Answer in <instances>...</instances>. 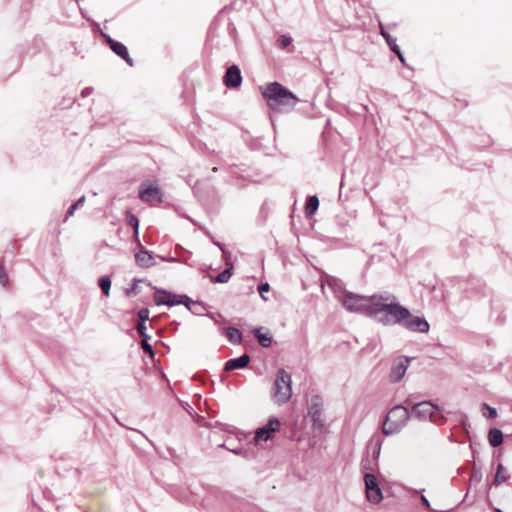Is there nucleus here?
<instances>
[{
    "label": "nucleus",
    "instance_id": "1",
    "mask_svg": "<svg viewBox=\"0 0 512 512\" xmlns=\"http://www.w3.org/2000/svg\"><path fill=\"white\" fill-rule=\"evenodd\" d=\"M338 300L346 311L366 316L384 327L400 326L414 333H428L430 330V324L423 315L413 314L389 291L363 295L344 290Z\"/></svg>",
    "mask_w": 512,
    "mask_h": 512
},
{
    "label": "nucleus",
    "instance_id": "2",
    "mask_svg": "<svg viewBox=\"0 0 512 512\" xmlns=\"http://www.w3.org/2000/svg\"><path fill=\"white\" fill-rule=\"evenodd\" d=\"M259 89L266 105L274 112L288 113L300 101L293 91L278 81L268 82Z\"/></svg>",
    "mask_w": 512,
    "mask_h": 512
},
{
    "label": "nucleus",
    "instance_id": "3",
    "mask_svg": "<svg viewBox=\"0 0 512 512\" xmlns=\"http://www.w3.org/2000/svg\"><path fill=\"white\" fill-rule=\"evenodd\" d=\"M454 282L463 300L477 302L491 294V289L487 286L486 281L475 274L457 276Z\"/></svg>",
    "mask_w": 512,
    "mask_h": 512
},
{
    "label": "nucleus",
    "instance_id": "4",
    "mask_svg": "<svg viewBox=\"0 0 512 512\" xmlns=\"http://www.w3.org/2000/svg\"><path fill=\"white\" fill-rule=\"evenodd\" d=\"M412 418L411 410L405 404H397L393 406L383 419V431L380 433L385 436L398 434Z\"/></svg>",
    "mask_w": 512,
    "mask_h": 512
},
{
    "label": "nucleus",
    "instance_id": "5",
    "mask_svg": "<svg viewBox=\"0 0 512 512\" xmlns=\"http://www.w3.org/2000/svg\"><path fill=\"white\" fill-rule=\"evenodd\" d=\"M292 396V377L285 369L280 368L276 373L271 388V397L278 405L287 403Z\"/></svg>",
    "mask_w": 512,
    "mask_h": 512
},
{
    "label": "nucleus",
    "instance_id": "6",
    "mask_svg": "<svg viewBox=\"0 0 512 512\" xmlns=\"http://www.w3.org/2000/svg\"><path fill=\"white\" fill-rule=\"evenodd\" d=\"M410 410L412 418L420 421L430 419L434 423L443 424L447 420L443 415L442 407L433 403L431 400L418 401Z\"/></svg>",
    "mask_w": 512,
    "mask_h": 512
},
{
    "label": "nucleus",
    "instance_id": "7",
    "mask_svg": "<svg viewBox=\"0 0 512 512\" xmlns=\"http://www.w3.org/2000/svg\"><path fill=\"white\" fill-rule=\"evenodd\" d=\"M384 442L383 435L376 432L367 442V455L361 460V469L366 472H372L374 468H378V459L381 454V448Z\"/></svg>",
    "mask_w": 512,
    "mask_h": 512
},
{
    "label": "nucleus",
    "instance_id": "8",
    "mask_svg": "<svg viewBox=\"0 0 512 512\" xmlns=\"http://www.w3.org/2000/svg\"><path fill=\"white\" fill-rule=\"evenodd\" d=\"M324 411V402L322 396L314 394L310 398L307 416L311 420V428L313 431H322L325 427V421L322 418Z\"/></svg>",
    "mask_w": 512,
    "mask_h": 512
},
{
    "label": "nucleus",
    "instance_id": "9",
    "mask_svg": "<svg viewBox=\"0 0 512 512\" xmlns=\"http://www.w3.org/2000/svg\"><path fill=\"white\" fill-rule=\"evenodd\" d=\"M281 420L275 415L268 417L266 423L256 430L254 436V442H267L275 437V435L281 430Z\"/></svg>",
    "mask_w": 512,
    "mask_h": 512
},
{
    "label": "nucleus",
    "instance_id": "10",
    "mask_svg": "<svg viewBox=\"0 0 512 512\" xmlns=\"http://www.w3.org/2000/svg\"><path fill=\"white\" fill-rule=\"evenodd\" d=\"M365 484L366 498L373 504H378L383 500V492L373 472H366L363 475Z\"/></svg>",
    "mask_w": 512,
    "mask_h": 512
},
{
    "label": "nucleus",
    "instance_id": "11",
    "mask_svg": "<svg viewBox=\"0 0 512 512\" xmlns=\"http://www.w3.org/2000/svg\"><path fill=\"white\" fill-rule=\"evenodd\" d=\"M412 359V357L401 355L394 360L389 372V380L391 383H399L404 378Z\"/></svg>",
    "mask_w": 512,
    "mask_h": 512
},
{
    "label": "nucleus",
    "instance_id": "12",
    "mask_svg": "<svg viewBox=\"0 0 512 512\" xmlns=\"http://www.w3.org/2000/svg\"><path fill=\"white\" fill-rule=\"evenodd\" d=\"M223 84L228 89H237L242 85L243 77L239 65L233 63L227 67L223 76Z\"/></svg>",
    "mask_w": 512,
    "mask_h": 512
},
{
    "label": "nucleus",
    "instance_id": "13",
    "mask_svg": "<svg viewBox=\"0 0 512 512\" xmlns=\"http://www.w3.org/2000/svg\"><path fill=\"white\" fill-rule=\"evenodd\" d=\"M380 35L383 37L390 51L398 58L400 63L405 67H409L406 62V57L404 53L402 52L400 46L397 44L396 37L392 36L387 30H385L382 27L380 30Z\"/></svg>",
    "mask_w": 512,
    "mask_h": 512
},
{
    "label": "nucleus",
    "instance_id": "14",
    "mask_svg": "<svg viewBox=\"0 0 512 512\" xmlns=\"http://www.w3.org/2000/svg\"><path fill=\"white\" fill-rule=\"evenodd\" d=\"M185 301L192 302V298L187 294H178L162 288V306L173 307L177 305H184Z\"/></svg>",
    "mask_w": 512,
    "mask_h": 512
},
{
    "label": "nucleus",
    "instance_id": "15",
    "mask_svg": "<svg viewBox=\"0 0 512 512\" xmlns=\"http://www.w3.org/2000/svg\"><path fill=\"white\" fill-rule=\"evenodd\" d=\"M219 447L225 448V449L229 450L231 453H233L237 456H241L246 460H257L258 455L260 454V451L256 447V445L249 446V447L240 446V447L231 448L227 445V442H224Z\"/></svg>",
    "mask_w": 512,
    "mask_h": 512
},
{
    "label": "nucleus",
    "instance_id": "16",
    "mask_svg": "<svg viewBox=\"0 0 512 512\" xmlns=\"http://www.w3.org/2000/svg\"><path fill=\"white\" fill-rule=\"evenodd\" d=\"M250 333L257 339L258 343L263 348H269L273 345V335L268 330H265L263 326L252 327Z\"/></svg>",
    "mask_w": 512,
    "mask_h": 512
},
{
    "label": "nucleus",
    "instance_id": "17",
    "mask_svg": "<svg viewBox=\"0 0 512 512\" xmlns=\"http://www.w3.org/2000/svg\"><path fill=\"white\" fill-rule=\"evenodd\" d=\"M139 198L144 202L160 201V188L157 185L146 186V184L143 183L140 186Z\"/></svg>",
    "mask_w": 512,
    "mask_h": 512
},
{
    "label": "nucleus",
    "instance_id": "18",
    "mask_svg": "<svg viewBox=\"0 0 512 512\" xmlns=\"http://www.w3.org/2000/svg\"><path fill=\"white\" fill-rule=\"evenodd\" d=\"M250 363V356L247 353H244L238 357L228 359L224 363L225 371H234L239 369L246 368Z\"/></svg>",
    "mask_w": 512,
    "mask_h": 512
},
{
    "label": "nucleus",
    "instance_id": "19",
    "mask_svg": "<svg viewBox=\"0 0 512 512\" xmlns=\"http://www.w3.org/2000/svg\"><path fill=\"white\" fill-rule=\"evenodd\" d=\"M219 331L222 336H225L234 345H240L243 342L242 331L234 326H223L220 327Z\"/></svg>",
    "mask_w": 512,
    "mask_h": 512
},
{
    "label": "nucleus",
    "instance_id": "20",
    "mask_svg": "<svg viewBox=\"0 0 512 512\" xmlns=\"http://www.w3.org/2000/svg\"><path fill=\"white\" fill-rule=\"evenodd\" d=\"M320 201L316 194L309 195L306 198L304 206V215L307 219H311L319 209Z\"/></svg>",
    "mask_w": 512,
    "mask_h": 512
},
{
    "label": "nucleus",
    "instance_id": "21",
    "mask_svg": "<svg viewBox=\"0 0 512 512\" xmlns=\"http://www.w3.org/2000/svg\"><path fill=\"white\" fill-rule=\"evenodd\" d=\"M135 261L138 266L143 268L151 267L154 264L153 256L145 249H141L135 254Z\"/></svg>",
    "mask_w": 512,
    "mask_h": 512
},
{
    "label": "nucleus",
    "instance_id": "22",
    "mask_svg": "<svg viewBox=\"0 0 512 512\" xmlns=\"http://www.w3.org/2000/svg\"><path fill=\"white\" fill-rule=\"evenodd\" d=\"M110 49L116 55L121 57L130 67H132L134 65V61L130 57L127 47L123 43L117 41L116 43H113V45Z\"/></svg>",
    "mask_w": 512,
    "mask_h": 512
},
{
    "label": "nucleus",
    "instance_id": "23",
    "mask_svg": "<svg viewBox=\"0 0 512 512\" xmlns=\"http://www.w3.org/2000/svg\"><path fill=\"white\" fill-rule=\"evenodd\" d=\"M183 306L187 311L197 316H203L204 311H206L208 307L204 302L193 299L192 302L185 301Z\"/></svg>",
    "mask_w": 512,
    "mask_h": 512
},
{
    "label": "nucleus",
    "instance_id": "24",
    "mask_svg": "<svg viewBox=\"0 0 512 512\" xmlns=\"http://www.w3.org/2000/svg\"><path fill=\"white\" fill-rule=\"evenodd\" d=\"M488 442L492 448L499 447L504 438V434L500 428L491 427L488 431Z\"/></svg>",
    "mask_w": 512,
    "mask_h": 512
},
{
    "label": "nucleus",
    "instance_id": "25",
    "mask_svg": "<svg viewBox=\"0 0 512 512\" xmlns=\"http://www.w3.org/2000/svg\"><path fill=\"white\" fill-rule=\"evenodd\" d=\"M234 274V265H227V267L216 276H211L212 283L224 284L227 283Z\"/></svg>",
    "mask_w": 512,
    "mask_h": 512
},
{
    "label": "nucleus",
    "instance_id": "26",
    "mask_svg": "<svg viewBox=\"0 0 512 512\" xmlns=\"http://www.w3.org/2000/svg\"><path fill=\"white\" fill-rule=\"evenodd\" d=\"M510 475L507 473L506 467L501 463L498 462L496 466V473L494 478V483L496 486H500L504 483H506L509 479Z\"/></svg>",
    "mask_w": 512,
    "mask_h": 512
},
{
    "label": "nucleus",
    "instance_id": "27",
    "mask_svg": "<svg viewBox=\"0 0 512 512\" xmlns=\"http://www.w3.org/2000/svg\"><path fill=\"white\" fill-rule=\"evenodd\" d=\"M162 208H173L175 210L176 213H178L182 218H185L187 220H189L194 226H196L198 229H199V225H201L198 221H196L195 219L189 217L187 214L185 213H180V209L181 207L178 206V205H175L169 201H167L165 198H164V193L162 192Z\"/></svg>",
    "mask_w": 512,
    "mask_h": 512
},
{
    "label": "nucleus",
    "instance_id": "28",
    "mask_svg": "<svg viewBox=\"0 0 512 512\" xmlns=\"http://www.w3.org/2000/svg\"><path fill=\"white\" fill-rule=\"evenodd\" d=\"M293 38L290 34H281L276 40L277 47L281 50L292 51Z\"/></svg>",
    "mask_w": 512,
    "mask_h": 512
},
{
    "label": "nucleus",
    "instance_id": "29",
    "mask_svg": "<svg viewBox=\"0 0 512 512\" xmlns=\"http://www.w3.org/2000/svg\"><path fill=\"white\" fill-rule=\"evenodd\" d=\"M481 413L486 419H495L498 416V411L495 407L486 402L481 403Z\"/></svg>",
    "mask_w": 512,
    "mask_h": 512
},
{
    "label": "nucleus",
    "instance_id": "30",
    "mask_svg": "<svg viewBox=\"0 0 512 512\" xmlns=\"http://www.w3.org/2000/svg\"><path fill=\"white\" fill-rule=\"evenodd\" d=\"M215 246L218 247L222 253V260L225 265H234L232 262V253L229 251L224 243H215Z\"/></svg>",
    "mask_w": 512,
    "mask_h": 512
},
{
    "label": "nucleus",
    "instance_id": "31",
    "mask_svg": "<svg viewBox=\"0 0 512 512\" xmlns=\"http://www.w3.org/2000/svg\"><path fill=\"white\" fill-rule=\"evenodd\" d=\"M98 285L101 288L103 294L108 297L110 295L111 278L110 276H102L98 280Z\"/></svg>",
    "mask_w": 512,
    "mask_h": 512
},
{
    "label": "nucleus",
    "instance_id": "32",
    "mask_svg": "<svg viewBox=\"0 0 512 512\" xmlns=\"http://www.w3.org/2000/svg\"><path fill=\"white\" fill-rule=\"evenodd\" d=\"M126 223L131 226L134 230L135 236L139 234V220L136 215L131 212L126 213Z\"/></svg>",
    "mask_w": 512,
    "mask_h": 512
},
{
    "label": "nucleus",
    "instance_id": "33",
    "mask_svg": "<svg viewBox=\"0 0 512 512\" xmlns=\"http://www.w3.org/2000/svg\"><path fill=\"white\" fill-rule=\"evenodd\" d=\"M142 282H144V281L141 279H135L134 282L132 283L131 287H129L125 290V295L127 297H133V296H136L137 294H139L141 292L139 283H142Z\"/></svg>",
    "mask_w": 512,
    "mask_h": 512
},
{
    "label": "nucleus",
    "instance_id": "34",
    "mask_svg": "<svg viewBox=\"0 0 512 512\" xmlns=\"http://www.w3.org/2000/svg\"><path fill=\"white\" fill-rule=\"evenodd\" d=\"M168 455L175 466H180L182 463V454H177L175 449L167 446Z\"/></svg>",
    "mask_w": 512,
    "mask_h": 512
},
{
    "label": "nucleus",
    "instance_id": "35",
    "mask_svg": "<svg viewBox=\"0 0 512 512\" xmlns=\"http://www.w3.org/2000/svg\"><path fill=\"white\" fill-rule=\"evenodd\" d=\"M238 509L240 512H257L258 511L254 505H252L248 502H243V501H240L238 503Z\"/></svg>",
    "mask_w": 512,
    "mask_h": 512
},
{
    "label": "nucleus",
    "instance_id": "36",
    "mask_svg": "<svg viewBox=\"0 0 512 512\" xmlns=\"http://www.w3.org/2000/svg\"><path fill=\"white\" fill-rule=\"evenodd\" d=\"M149 339L150 338L143 337L141 347L146 354H148L150 357H153L154 351H153L152 345L149 343Z\"/></svg>",
    "mask_w": 512,
    "mask_h": 512
},
{
    "label": "nucleus",
    "instance_id": "37",
    "mask_svg": "<svg viewBox=\"0 0 512 512\" xmlns=\"http://www.w3.org/2000/svg\"><path fill=\"white\" fill-rule=\"evenodd\" d=\"M258 292L261 296V298L264 300V301H267L268 298L265 296V293L269 292L270 291V285L268 282H262L258 285Z\"/></svg>",
    "mask_w": 512,
    "mask_h": 512
},
{
    "label": "nucleus",
    "instance_id": "38",
    "mask_svg": "<svg viewBox=\"0 0 512 512\" xmlns=\"http://www.w3.org/2000/svg\"><path fill=\"white\" fill-rule=\"evenodd\" d=\"M85 202V196L80 197L74 204H72L66 213V218L74 214L75 210Z\"/></svg>",
    "mask_w": 512,
    "mask_h": 512
},
{
    "label": "nucleus",
    "instance_id": "39",
    "mask_svg": "<svg viewBox=\"0 0 512 512\" xmlns=\"http://www.w3.org/2000/svg\"><path fill=\"white\" fill-rule=\"evenodd\" d=\"M203 316H206V317L210 318L215 323H218L219 320L226 321V319L223 317V315L220 312H209V311H207L206 313H204Z\"/></svg>",
    "mask_w": 512,
    "mask_h": 512
},
{
    "label": "nucleus",
    "instance_id": "40",
    "mask_svg": "<svg viewBox=\"0 0 512 512\" xmlns=\"http://www.w3.org/2000/svg\"><path fill=\"white\" fill-rule=\"evenodd\" d=\"M329 286L334 290V291H344L345 289L343 288V284L342 282L337 279L336 277H333L331 279V281L329 282Z\"/></svg>",
    "mask_w": 512,
    "mask_h": 512
},
{
    "label": "nucleus",
    "instance_id": "41",
    "mask_svg": "<svg viewBox=\"0 0 512 512\" xmlns=\"http://www.w3.org/2000/svg\"><path fill=\"white\" fill-rule=\"evenodd\" d=\"M482 471L481 468L474 467L472 474H471V481H474L476 483H480L482 481Z\"/></svg>",
    "mask_w": 512,
    "mask_h": 512
},
{
    "label": "nucleus",
    "instance_id": "42",
    "mask_svg": "<svg viewBox=\"0 0 512 512\" xmlns=\"http://www.w3.org/2000/svg\"><path fill=\"white\" fill-rule=\"evenodd\" d=\"M199 230L203 232V234L210 239V241L215 245V243H221L220 241L216 240L213 234L210 232V230L205 227L204 225H199Z\"/></svg>",
    "mask_w": 512,
    "mask_h": 512
},
{
    "label": "nucleus",
    "instance_id": "43",
    "mask_svg": "<svg viewBox=\"0 0 512 512\" xmlns=\"http://www.w3.org/2000/svg\"><path fill=\"white\" fill-rule=\"evenodd\" d=\"M0 284L3 287H6L7 284H8V276L5 273L4 265H3V263L1 261H0Z\"/></svg>",
    "mask_w": 512,
    "mask_h": 512
},
{
    "label": "nucleus",
    "instance_id": "44",
    "mask_svg": "<svg viewBox=\"0 0 512 512\" xmlns=\"http://www.w3.org/2000/svg\"><path fill=\"white\" fill-rule=\"evenodd\" d=\"M419 499H420V504L423 508H425L426 510H429L430 512H436L431 507L430 501L427 499V497L425 495L421 494Z\"/></svg>",
    "mask_w": 512,
    "mask_h": 512
},
{
    "label": "nucleus",
    "instance_id": "45",
    "mask_svg": "<svg viewBox=\"0 0 512 512\" xmlns=\"http://www.w3.org/2000/svg\"><path fill=\"white\" fill-rule=\"evenodd\" d=\"M136 327H137L139 334L142 337L151 338V336L146 333V330H147L146 322H138Z\"/></svg>",
    "mask_w": 512,
    "mask_h": 512
},
{
    "label": "nucleus",
    "instance_id": "46",
    "mask_svg": "<svg viewBox=\"0 0 512 512\" xmlns=\"http://www.w3.org/2000/svg\"><path fill=\"white\" fill-rule=\"evenodd\" d=\"M192 94L193 91L190 89L187 85L184 86V89L182 91V97L185 102H190L192 100Z\"/></svg>",
    "mask_w": 512,
    "mask_h": 512
},
{
    "label": "nucleus",
    "instance_id": "47",
    "mask_svg": "<svg viewBox=\"0 0 512 512\" xmlns=\"http://www.w3.org/2000/svg\"><path fill=\"white\" fill-rule=\"evenodd\" d=\"M138 322H146L149 319V310L147 308H142L138 312Z\"/></svg>",
    "mask_w": 512,
    "mask_h": 512
},
{
    "label": "nucleus",
    "instance_id": "48",
    "mask_svg": "<svg viewBox=\"0 0 512 512\" xmlns=\"http://www.w3.org/2000/svg\"><path fill=\"white\" fill-rule=\"evenodd\" d=\"M179 326V322H177L176 320H173L169 325L168 327H164L162 325V334L165 332V331H169V332H174L177 330Z\"/></svg>",
    "mask_w": 512,
    "mask_h": 512
},
{
    "label": "nucleus",
    "instance_id": "49",
    "mask_svg": "<svg viewBox=\"0 0 512 512\" xmlns=\"http://www.w3.org/2000/svg\"><path fill=\"white\" fill-rule=\"evenodd\" d=\"M415 403H418L416 401V395L415 394H410V395H408V397L405 399V401L402 404H405L409 408H412V407H414Z\"/></svg>",
    "mask_w": 512,
    "mask_h": 512
},
{
    "label": "nucleus",
    "instance_id": "50",
    "mask_svg": "<svg viewBox=\"0 0 512 512\" xmlns=\"http://www.w3.org/2000/svg\"><path fill=\"white\" fill-rule=\"evenodd\" d=\"M227 31L229 33V35L233 38H236L237 36V29L235 27V25L233 24L232 21H229L228 25H227Z\"/></svg>",
    "mask_w": 512,
    "mask_h": 512
},
{
    "label": "nucleus",
    "instance_id": "51",
    "mask_svg": "<svg viewBox=\"0 0 512 512\" xmlns=\"http://www.w3.org/2000/svg\"><path fill=\"white\" fill-rule=\"evenodd\" d=\"M162 383H166L169 393L174 395V391L170 384V380L168 379L167 375L165 374V372L163 370H162Z\"/></svg>",
    "mask_w": 512,
    "mask_h": 512
},
{
    "label": "nucleus",
    "instance_id": "52",
    "mask_svg": "<svg viewBox=\"0 0 512 512\" xmlns=\"http://www.w3.org/2000/svg\"><path fill=\"white\" fill-rule=\"evenodd\" d=\"M180 404L181 406L183 407V409L189 414V415H193L192 413L194 412L193 410V407L188 403V402H182L180 401Z\"/></svg>",
    "mask_w": 512,
    "mask_h": 512
},
{
    "label": "nucleus",
    "instance_id": "53",
    "mask_svg": "<svg viewBox=\"0 0 512 512\" xmlns=\"http://www.w3.org/2000/svg\"><path fill=\"white\" fill-rule=\"evenodd\" d=\"M154 290H155V291H154V295H153V297H154V302H155V304H156L157 306H159V305H160V289H159V288H157V287H154Z\"/></svg>",
    "mask_w": 512,
    "mask_h": 512
},
{
    "label": "nucleus",
    "instance_id": "54",
    "mask_svg": "<svg viewBox=\"0 0 512 512\" xmlns=\"http://www.w3.org/2000/svg\"><path fill=\"white\" fill-rule=\"evenodd\" d=\"M92 92H93V88L92 87H85L81 91V97L85 98V97L89 96Z\"/></svg>",
    "mask_w": 512,
    "mask_h": 512
},
{
    "label": "nucleus",
    "instance_id": "55",
    "mask_svg": "<svg viewBox=\"0 0 512 512\" xmlns=\"http://www.w3.org/2000/svg\"><path fill=\"white\" fill-rule=\"evenodd\" d=\"M177 259L174 256H164L162 255V262H176Z\"/></svg>",
    "mask_w": 512,
    "mask_h": 512
},
{
    "label": "nucleus",
    "instance_id": "56",
    "mask_svg": "<svg viewBox=\"0 0 512 512\" xmlns=\"http://www.w3.org/2000/svg\"><path fill=\"white\" fill-rule=\"evenodd\" d=\"M103 36H104L106 42L109 44L110 48L112 47L113 43L117 42L116 40L112 39L111 36H109L107 34H104Z\"/></svg>",
    "mask_w": 512,
    "mask_h": 512
},
{
    "label": "nucleus",
    "instance_id": "57",
    "mask_svg": "<svg viewBox=\"0 0 512 512\" xmlns=\"http://www.w3.org/2000/svg\"><path fill=\"white\" fill-rule=\"evenodd\" d=\"M424 491H425V489H421V490H417V489H414V488H410L409 489V493L412 496H417L420 492L423 493Z\"/></svg>",
    "mask_w": 512,
    "mask_h": 512
},
{
    "label": "nucleus",
    "instance_id": "58",
    "mask_svg": "<svg viewBox=\"0 0 512 512\" xmlns=\"http://www.w3.org/2000/svg\"><path fill=\"white\" fill-rule=\"evenodd\" d=\"M214 427H219V428H221V430H226V427H228V425L224 424V423H221L219 421H216L215 424H214Z\"/></svg>",
    "mask_w": 512,
    "mask_h": 512
},
{
    "label": "nucleus",
    "instance_id": "59",
    "mask_svg": "<svg viewBox=\"0 0 512 512\" xmlns=\"http://www.w3.org/2000/svg\"><path fill=\"white\" fill-rule=\"evenodd\" d=\"M231 10V5H226L224 6L220 11H219V15L222 14V13H226L228 11Z\"/></svg>",
    "mask_w": 512,
    "mask_h": 512
},
{
    "label": "nucleus",
    "instance_id": "60",
    "mask_svg": "<svg viewBox=\"0 0 512 512\" xmlns=\"http://www.w3.org/2000/svg\"><path fill=\"white\" fill-rule=\"evenodd\" d=\"M470 447H471V450H472V454L475 457L476 456V449L475 448H477V445H474L473 441H471Z\"/></svg>",
    "mask_w": 512,
    "mask_h": 512
},
{
    "label": "nucleus",
    "instance_id": "61",
    "mask_svg": "<svg viewBox=\"0 0 512 512\" xmlns=\"http://www.w3.org/2000/svg\"><path fill=\"white\" fill-rule=\"evenodd\" d=\"M470 447H471V450H472V454L475 457L476 456V449L475 448H477V445H474L473 441H471Z\"/></svg>",
    "mask_w": 512,
    "mask_h": 512
},
{
    "label": "nucleus",
    "instance_id": "62",
    "mask_svg": "<svg viewBox=\"0 0 512 512\" xmlns=\"http://www.w3.org/2000/svg\"><path fill=\"white\" fill-rule=\"evenodd\" d=\"M163 348L166 350V352L170 351V346L166 344L164 341H162V349Z\"/></svg>",
    "mask_w": 512,
    "mask_h": 512
},
{
    "label": "nucleus",
    "instance_id": "63",
    "mask_svg": "<svg viewBox=\"0 0 512 512\" xmlns=\"http://www.w3.org/2000/svg\"><path fill=\"white\" fill-rule=\"evenodd\" d=\"M327 239H328V240H331V241H333V242H340V241H342V239H341V238H335V237H327Z\"/></svg>",
    "mask_w": 512,
    "mask_h": 512
},
{
    "label": "nucleus",
    "instance_id": "64",
    "mask_svg": "<svg viewBox=\"0 0 512 512\" xmlns=\"http://www.w3.org/2000/svg\"><path fill=\"white\" fill-rule=\"evenodd\" d=\"M330 124H331L330 119H327V120H326V123H325V127H328Z\"/></svg>",
    "mask_w": 512,
    "mask_h": 512
}]
</instances>
